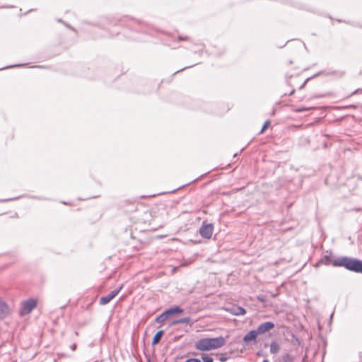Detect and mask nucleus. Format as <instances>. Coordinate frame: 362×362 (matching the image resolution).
<instances>
[{
	"instance_id": "nucleus-1",
	"label": "nucleus",
	"mask_w": 362,
	"mask_h": 362,
	"mask_svg": "<svg viewBox=\"0 0 362 362\" xmlns=\"http://www.w3.org/2000/svg\"><path fill=\"white\" fill-rule=\"evenodd\" d=\"M334 267H343L347 270L362 274V261L346 256L340 257L334 259Z\"/></svg>"
},
{
	"instance_id": "nucleus-2",
	"label": "nucleus",
	"mask_w": 362,
	"mask_h": 362,
	"mask_svg": "<svg viewBox=\"0 0 362 362\" xmlns=\"http://www.w3.org/2000/svg\"><path fill=\"white\" fill-rule=\"evenodd\" d=\"M183 312V309L180 308L177 305H175L171 307L164 312H163L160 315L157 316L155 319V322L159 324L163 323L169 317L173 316L176 314H180Z\"/></svg>"
},
{
	"instance_id": "nucleus-3",
	"label": "nucleus",
	"mask_w": 362,
	"mask_h": 362,
	"mask_svg": "<svg viewBox=\"0 0 362 362\" xmlns=\"http://www.w3.org/2000/svg\"><path fill=\"white\" fill-rule=\"evenodd\" d=\"M37 300L34 298H29L21 303L18 314L23 317L28 315L36 307Z\"/></svg>"
},
{
	"instance_id": "nucleus-4",
	"label": "nucleus",
	"mask_w": 362,
	"mask_h": 362,
	"mask_svg": "<svg viewBox=\"0 0 362 362\" xmlns=\"http://www.w3.org/2000/svg\"><path fill=\"white\" fill-rule=\"evenodd\" d=\"M214 228L213 223H209L204 221L199 228V233L202 238L209 239L212 236Z\"/></svg>"
},
{
	"instance_id": "nucleus-5",
	"label": "nucleus",
	"mask_w": 362,
	"mask_h": 362,
	"mask_svg": "<svg viewBox=\"0 0 362 362\" xmlns=\"http://www.w3.org/2000/svg\"><path fill=\"white\" fill-rule=\"evenodd\" d=\"M194 347L197 350L204 351L212 350L209 338H203L198 340L195 343Z\"/></svg>"
},
{
	"instance_id": "nucleus-6",
	"label": "nucleus",
	"mask_w": 362,
	"mask_h": 362,
	"mask_svg": "<svg viewBox=\"0 0 362 362\" xmlns=\"http://www.w3.org/2000/svg\"><path fill=\"white\" fill-rule=\"evenodd\" d=\"M122 288V286H120L119 288L114 289L109 294L102 296L100 298L99 303L100 305H106L110 303L121 291Z\"/></svg>"
},
{
	"instance_id": "nucleus-7",
	"label": "nucleus",
	"mask_w": 362,
	"mask_h": 362,
	"mask_svg": "<svg viewBox=\"0 0 362 362\" xmlns=\"http://www.w3.org/2000/svg\"><path fill=\"white\" fill-rule=\"evenodd\" d=\"M274 327H275V325L274 322H270V321L264 322L260 324L257 327V331L259 333V334H264L266 332H267L270 331L271 329H272L273 328H274Z\"/></svg>"
},
{
	"instance_id": "nucleus-8",
	"label": "nucleus",
	"mask_w": 362,
	"mask_h": 362,
	"mask_svg": "<svg viewBox=\"0 0 362 362\" xmlns=\"http://www.w3.org/2000/svg\"><path fill=\"white\" fill-rule=\"evenodd\" d=\"M209 339L212 349L221 348L226 344V339L221 336L214 338H209Z\"/></svg>"
},
{
	"instance_id": "nucleus-9",
	"label": "nucleus",
	"mask_w": 362,
	"mask_h": 362,
	"mask_svg": "<svg viewBox=\"0 0 362 362\" xmlns=\"http://www.w3.org/2000/svg\"><path fill=\"white\" fill-rule=\"evenodd\" d=\"M226 310L234 315H243L246 313V310L244 308L236 305L228 308Z\"/></svg>"
},
{
	"instance_id": "nucleus-10",
	"label": "nucleus",
	"mask_w": 362,
	"mask_h": 362,
	"mask_svg": "<svg viewBox=\"0 0 362 362\" xmlns=\"http://www.w3.org/2000/svg\"><path fill=\"white\" fill-rule=\"evenodd\" d=\"M9 313L8 304L0 298V320L4 319Z\"/></svg>"
},
{
	"instance_id": "nucleus-11",
	"label": "nucleus",
	"mask_w": 362,
	"mask_h": 362,
	"mask_svg": "<svg viewBox=\"0 0 362 362\" xmlns=\"http://www.w3.org/2000/svg\"><path fill=\"white\" fill-rule=\"evenodd\" d=\"M258 334L257 329H252L244 336L243 341L245 344L251 341H255Z\"/></svg>"
},
{
	"instance_id": "nucleus-12",
	"label": "nucleus",
	"mask_w": 362,
	"mask_h": 362,
	"mask_svg": "<svg viewBox=\"0 0 362 362\" xmlns=\"http://www.w3.org/2000/svg\"><path fill=\"white\" fill-rule=\"evenodd\" d=\"M332 254L330 252L329 255H323L321 259L318 261V264H324V265H332L334 259H332Z\"/></svg>"
},
{
	"instance_id": "nucleus-13",
	"label": "nucleus",
	"mask_w": 362,
	"mask_h": 362,
	"mask_svg": "<svg viewBox=\"0 0 362 362\" xmlns=\"http://www.w3.org/2000/svg\"><path fill=\"white\" fill-rule=\"evenodd\" d=\"M280 350V345L276 341H272L269 344V351L272 354H277Z\"/></svg>"
},
{
	"instance_id": "nucleus-14",
	"label": "nucleus",
	"mask_w": 362,
	"mask_h": 362,
	"mask_svg": "<svg viewBox=\"0 0 362 362\" xmlns=\"http://www.w3.org/2000/svg\"><path fill=\"white\" fill-rule=\"evenodd\" d=\"M163 334H164V330L161 329V330L158 331L153 337L152 345L157 344L160 341Z\"/></svg>"
},
{
	"instance_id": "nucleus-15",
	"label": "nucleus",
	"mask_w": 362,
	"mask_h": 362,
	"mask_svg": "<svg viewBox=\"0 0 362 362\" xmlns=\"http://www.w3.org/2000/svg\"><path fill=\"white\" fill-rule=\"evenodd\" d=\"M191 321V319L189 317H182L176 320H174L171 322V325H177V324H188Z\"/></svg>"
},
{
	"instance_id": "nucleus-16",
	"label": "nucleus",
	"mask_w": 362,
	"mask_h": 362,
	"mask_svg": "<svg viewBox=\"0 0 362 362\" xmlns=\"http://www.w3.org/2000/svg\"><path fill=\"white\" fill-rule=\"evenodd\" d=\"M294 356L289 354H285L282 356V361L283 362H293L294 361Z\"/></svg>"
},
{
	"instance_id": "nucleus-17",
	"label": "nucleus",
	"mask_w": 362,
	"mask_h": 362,
	"mask_svg": "<svg viewBox=\"0 0 362 362\" xmlns=\"http://www.w3.org/2000/svg\"><path fill=\"white\" fill-rule=\"evenodd\" d=\"M184 185H182V186H178L176 188L173 189H170V190H168V191H165V192H159L158 193V194H169V193H173L175 192H176L177 189L183 187Z\"/></svg>"
},
{
	"instance_id": "nucleus-18",
	"label": "nucleus",
	"mask_w": 362,
	"mask_h": 362,
	"mask_svg": "<svg viewBox=\"0 0 362 362\" xmlns=\"http://www.w3.org/2000/svg\"><path fill=\"white\" fill-rule=\"evenodd\" d=\"M202 360L204 361V362H213L214 361V358L209 356H207V355H203L202 356Z\"/></svg>"
},
{
	"instance_id": "nucleus-19",
	"label": "nucleus",
	"mask_w": 362,
	"mask_h": 362,
	"mask_svg": "<svg viewBox=\"0 0 362 362\" xmlns=\"http://www.w3.org/2000/svg\"><path fill=\"white\" fill-rule=\"evenodd\" d=\"M269 124H270V122L269 120L266 121L259 133L262 134L266 130V129L268 128Z\"/></svg>"
},
{
	"instance_id": "nucleus-20",
	"label": "nucleus",
	"mask_w": 362,
	"mask_h": 362,
	"mask_svg": "<svg viewBox=\"0 0 362 362\" xmlns=\"http://www.w3.org/2000/svg\"><path fill=\"white\" fill-rule=\"evenodd\" d=\"M185 362H202V361L197 358H187Z\"/></svg>"
},
{
	"instance_id": "nucleus-21",
	"label": "nucleus",
	"mask_w": 362,
	"mask_h": 362,
	"mask_svg": "<svg viewBox=\"0 0 362 362\" xmlns=\"http://www.w3.org/2000/svg\"><path fill=\"white\" fill-rule=\"evenodd\" d=\"M133 247H134L136 250L139 251V250H140L141 249H142V247H143V243H139L138 245H134V246H133Z\"/></svg>"
},
{
	"instance_id": "nucleus-22",
	"label": "nucleus",
	"mask_w": 362,
	"mask_h": 362,
	"mask_svg": "<svg viewBox=\"0 0 362 362\" xmlns=\"http://www.w3.org/2000/svg\"><path fill=\"white\" fill-rule=\"evenodd\" d=\"M219 360L221 361V362H224L227 360V357L226 356H221L220 358H219Z\"/></svg>"
},
{
	"instance_id": "nucleus-23",
	"label": "nucleus",
	"mask_w": 362,
	"mask_h": 362,
	"mask_svg": "<svg viewBox=\"0 0 362 362\" xmlns=\"http://www.w3.org/2000/svg\"><path fill=\"white\" fill-rule=\"evenodd\" d=\"M100 195H93V196H90L89 197H88L87 199H90V198H97V197H99Z\"/></svg>"
},
{
	"instance_id": "nucleus-24",
	"label": "nucleus",
	"mask_w": 362,
	"mask_h": 362,
	"mask_svg": "<svg viewBox=\"0 0 362 362\" xmlns=\"http://www.w3.org/2000/svg\"><path fill=\"white\" fill-rule=\"evenodd\" d=\"M76 344H72V345L71 346V349L72 350H75V349H76Z\"/></svg>"
},
{
	"instance_id": "nucleus-25",
	"label": "nucleus",
	"mask_w": 362,
	"mask_h": 362,
	"mask_svg": "<svg viewBox=\"0 0 362 362\" xmlns=\"http://www.w3.org/2000/svg\"><path fill=\"white\" fill-rule=\"evenodd\" d=\"M179 39H180V40H187V37H179Z\"/></svg>"
},
{
	"instance_id": "nucleus-26",
	"label": "nucleus",
	"mask_w": 362,
	"mask_h": 362,
	"mask_svg": "<svg viewBox=\"0 0 362 362\" xmlns=\"http://www.w3.org/2000/svg\"><path fill=\"white\" fill-rule=\"evenodd\" d=\"M62 203L63 204H65V205H69V203H67V202H64V201H62Z\"/></svg>"
},
{
	"instance_id": "nucleus-27",
	"label": "nucleus",
	"mask_w": 362,
	"mask_h": 362,
	"mask_svg": "<svg viewBox=\"0 0 362 362\" xmlns=\"http://www.w3.org/2000/svg\"><path fill=\"white\" fill-rule=\"evenodd\" d=\"M360 356V362H362V355H361V354H360V356Z\"/></svg>"
},
{
	"instance_id": "nucleus-28",
	"label": "nucleus",
	"mask_w": 362,
	"mask_h": 362,
	"mask_svg": "<svg viewBox=\"0 0 362 362\" xmlns=\"http://www.w3.org/2000/svg\"><path fill=\"white\" fill-rule=\"evenodd\" d=\"M262 362H269L267 359H264Z\"/></svg>"
},
{
	"instance_id": "nucleus-29",
	"label": "nucleus",
	"mask_w": 362,
	"mask_h": 362,
	"mask_svg": "<svg viewBox=\"0 0 362 362\" xmlns=\"http://www.w3.org/2000/svg\"><path fill=\"white\" fill-rule=\"evenodd\" d=\"M8 199H5V201H7ZM8 200H12V198H10ZM2 202H4V200H1Z\"/></svg>"
},
{
	"instance_id": "nucleus-30",
	"label": "nucleus",
	"mask_w": 362,
	"mask_h": 362,
	"mask_svg": "<svg viewBox=\"0 0 362 362\" xmlns=\"http://www.w3.org/2000/svg\"><path fill=\"white\" fill-rule=\"evenodd\" d=\"M135 209V206H133V209H132V211H134Z\"/></svg>"
},
{
	"instance_id": "nucleus-31",
	"label": "nucleus",
	"mask_w": 362,
	"mask_h": 362,
	"mask_svg": "<svg viewBox=\"0 0 362 362\" xmlns=\"http://www.w3.org/2000/svg\"><path fill=\"white\" fill-rule=\"evenodd\" d=\"M135 209V206H133V209H132V211H134Z\"/></svg>"
},
{
	"instance_id": "nucleus-32",
	"label": "nucleus",
	"mask_w": 362,
	"mask_h": 362,
	"mask_svg": "<svg viewBox=\"0 0 362 362\" xmlns=\"http://www.w3.org/2000/svg\"><path fill=\"white\" fill-rule=\"evenodd\" d=\"M148 362H150V361H148Z\"/></svg>"
}]
</instances>
